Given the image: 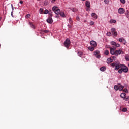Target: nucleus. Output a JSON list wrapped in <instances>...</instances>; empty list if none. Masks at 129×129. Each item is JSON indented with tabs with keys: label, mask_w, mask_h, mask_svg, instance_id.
<instances>
[{
	"label": "nucleus",
	"mask_w": 129,
	"mask_h": 129,
	"mask_svg": "<svg viewBox=\"0 0 129 129\" xmlns=\"http://www.w3.org/2000/svg\"><path fill=\"white\" fill-rule=\"evenodd\" d=\"M112 67H115V70H118V69H121L122 64H120L118 61H115L111 64Z\"/></svg>",
	"instance_id": "1"
},
{
	"label": "nucleus",
	"mask_w": 129,
	"mask_h": 129,
	"mask_svg": "<svg viewBox=\"0 0 129 129\" xmlns=\"http://www.w3.org/2000/svg\"><path fill=\"white\" fill-rule=\"evenodd\" d=\"M122 72H124V73L128 72V68L124 64H122L121 69L118 71V73H120V74H121Z\"/></svg>",
	"instance_id": "2"
},
{
	"label": "nucleus",
	"mask_w": 129,
	"mask_h": 129,
	"mask_svg": "<svg viewBox=\"0 0 129 129\" xmlns=\"http://www.w3.org/2000/svg\"><path fill=\"white\" fill-rule=\"evenodd\" d=\"M52 10L53 11V12H55V14H56V15H59V14H60V9H59V8H58V7H56L54 6L52 8Z\"/></svg>",
	"instance_id": "3"
},
{
	"label": "nucleus",
	"mask_w": 129,
	"mask_h": 129,
	"mask_svg": "<svg viewBox=\"0 0 129 129\" xmlns=\"http://www.w3.org/2000/svg\"><path fill=\"white\" fill-rule=\"evenodd\" d=\"M64 46L66 48H69L70 46V40L69 39H67L64 42Z\"/></svg>",
	"instance_id": "4"
},
{
	"label": "nucleus",
	"mask_w": 129,
	"mask_h": 129,
	"mask_svg": "<svg viewBox=\"0 0 129 129\" xmlns=\"http://www.w3.org/2000/svg\"><path fill=\"white\" fill-rule=\"evenodd\" d=\"M123 55L124 54V52L122 50H120V49H118L115 51V56H118V55Z\"/></svg>",
	"instance_id": "5"
},
{
	"label": "nucleus",
	"mask_w": 129,
	"mask_h": 129,
	"mask_svg": "<svg viewBox=\"0 0 129 129\" xmlns=\"http://www.w3.org/2000/svg\"><path fill=\"white\" fill-rule=\"evenodd\" d=\"M110 53L111 55H115V50H116V48H115V47H113V48L110 47Z\"/></svg>",
	"instance_id": "6"
},
{
	"label": "nucleus",
	"mask_w": 129,
	"mask_h": 129,
	"mask_svg": "<svg viewBox=\"0 0 129 129\" xmlns=\"http://www.w3.org/2000/svg\"><path fill=\"white\" fill-rule=\"evenodd\" d=\"M111 45H112V46H115L116 48H119V47H120V44L116 43V42L114 41L111 42Z\"/></svg>",
	"instance_id": "7"
},
{
	"label": "nucleus",
	"mask_w": 129,
	"mask_h": 129,
	"mask_svg": "<svg viewBox=\"0 0 129 129\" xmlns=\"http://www.w3.org/2000/svg\"><path fill=\"white\" fill-rule=\"evenodd\" d=\"M125 10L123 8H120L118 10V13L119 14H124Z\"/></svg>",
	"instance_id": "8"
},
{
	"label": "nucleus",
	"mask_w": 129,
	"mask_h": 129,
	"mask_svg": "<svg viewBox=\"0 0 129 129\" xmlns=\"http://www.w3.org/2000/svg\"><path fill=\"white\" fill-rule=\"evenodd\" d=\"M90 44L91 45V46H93V47H94V48H95V47H96L97 46V44L96 43V42H95V41H91L90 42Z\"/></svg>",
	"instance_id": "9"
},
{
	"label": "nucleus",
	"mask_w": 129,
	"mask_h": 129,
	"mask_svg": "<svg viewBox=\"0 0 129 129\" xmlns=\"http://www.w3.org/2000/svg\"><path fill=\"white\" fill-rule=\"evenodd\" d=\"M118 85L119 86V91H122V90H123V88H124V86L121 85V84L120 83L118 84Z\"/></svg>",
	"instance_id": "10"
},
{
	"label": "nucleus",
	"mask_w": 129,
	"mask_h": 129,
	"mask_svg": "<svg viewBox=\"0 0 129 129\" xmlns=\"http://www.w3.org/2000/svg\"><path fill=\"white\" fill-rule=\"evenodd\" d=\"M47 22L48 24H52V23H53V19H52V17H48L47 20Z\"/></svg>",
	"instance_id": "11"
},
{
	"label": "nucleus",
	"mask_w": 129,
	"mask_h": 129,
	"mask_svg": "<svg viewBox=\"0 0 129 129\" xmlns=\"http://www.w3.org/2000/svg\"><path fill=\"white\" fill-rule=\"evenodd\" d=\"M91 17L95 19V20H96V19H97V15H96L95 13H92L91 14Z\"/></svg>",
	"instance_id": "12"
},
{
	"label": "nucleus",
	"mask_w": 129,
	"mask_h": 129,
	"mask_svg": "<svg viewBox=\"0 0 129 129\" xmlns=\"http://www.w3.org/2000/svg\"><path fill=\"white\" fill-rule=\"evenodd\" d=\"M85 6L87 8H90V2L88 1H86L85 2Z\"/></svg>",
	"instance_id": "13"
},
{
	"label": "nucleus",
	"mask_w": 129,
	"mask_h": 129,
	"mask_svg": "<svg viewBox=\"0 0 129 129\" xmlns=\"http://www.w3.org/2000/svg\"><path fill=\"white\" fill-rule=\"evenodd\" d=\"M119 41L121 42H124V44L125 45V44H126V41H125V40H124L123 39V38H121L119 39Z\"/></svg>",
	"instance_id": "14"
},
{
	"label": "nucleus",
	"mask_w": 129,
	"mask_h": 129,
	"mask_svg": "<svg viewBox=\"0 0 129 129\" xmlns=\"http://www.w3.org/2000/svg\"><path fill=\"white\" fill-rule=\"evenodd\" d=\"M120 96L121 98H123V99H124V98H125V97H126V94L124 93H122L120 95Z\"/></svg>",
	"instance_id": "15"
},
{
	"label": "nucleus",
	"mask_w": 129,
	"mask_h": 129,
	"mask_svg": "<svg viewBox=\"0 0 129 129\" xmlns=\"http://www.w3.org/2000/svg\"><path fill=\"white\" fill-rule=\"evenodd\" d=\"M113 60L111 58H108L107 60V64H110V63H112L113 62Z\"/></svg>",
	"instance_id": "16"
},
{
	"label": "nucleus",
	"mask_w": 129,
	"mask_h": 129,
	"mask_svg": "<svg viewBox=\"0 0 129 129\" xmlns=\"http://www.w3.org/2000/svg\"><path fill=\"white\" fill-rule=\"evenodd\" d=\"M100 53V51H99V50H97L94 51V56H97V55H99Z\"/></svg>",
	"instance_id": "17"
},
{
	"label": "nucleus",
	"mask_w": 129,
	"mask_h": 129,
	"mask_svg": "<svg viewBox=\"0 0 129 129\" xmlns=\"http://www.w3.org/2000/svg\"><path fill=\"white\" fill-rule=\"evenodd\" d=\"M114 88L115 90L117 91V90H119V87L118 86V85H116L114 86Z\"/></svg>",
	"instance_id": "18"
},
{
	"label": "nucleus",
	"mask_w": 129,
	"mask_h": 129,
	"mask_svg": "<svg viewBox=\"0 0 129 129\" xmlns=\"http://www.w3.org/2000/svg\"><path fill=\"white\" fill-rule=\"evenodd\" d=\"M29 24L31 27V28H32V29H35V25L32 22H29Z\"/></svg>",
	"instance_id": "19"
},
{
	"label": "nucleus",
	"mask_w": 129,
	"mask_h": 129,
	"mask_svg": "<svg viewBox=\"0 0 129 129\" xmlns=\"http://www.w3.org/2000/svg\"><path fill=\"white\" fill-rule=\"evenodd\" d=\"M88 50H89L90 51H94V47H92V46H91V47H88Z\"/></svg>",
	"instance_id": "20"
},
{
	"label": "nucleus",
	"mask_w": 129,
	"mask_h": 129,
	"mask_svg": "<svg viewBox=\"0 0 129 129\" xmlns=\"http://www.w3.org/2000/svg\"><path fill=\"white\" fill-rule=\"evenodd\" d=\"M104 54L106 56H108V55H109V51L107 50H105L104 51Z\"/></svg>",
	"instance_id": "21"
},
{
	"label": "nucleus",
	"mask_w": 129,
	"mask_h": 129,
	"mask_svg": "<svg viewBox=\"0 0 129 129\" xmlns=\"http://www.w3.org/2000/svg\"><path fill=\"white\" fill-rule=\"evenodd\" d=\"M100 71H105V70H106V68L105 67H101L100 69Z\"/></svg>",
	"instance_id": "22"
},
{
	"label": "nucleus",
	"mask_w": 129,
	"mask_h": 129,
	"mask_svg": "<svg viewBox=\"0 0 129 129\" xmlns=\"http://www.w3.org/2000/svg\"><path fill=\"white\" fill-rule=\"evenodd\" d=\"M43 12H44V10H43V8H40V10H39V13L41 15H43Z\"/></svg>",
	"instance_id": "23"
},
{
	"label": "nucleus",
	"mask_w": 129,
	"mask_h": 129,
	"mask_svg": "<svg viewBox=\"0 0 129 129\" xmlns=\"http://www.w3.org/2000/svg\"><path fill=\"white\" fill-rule=\"evenodd\" d=\"M113 37H117V32L115 31L112 33Z\"/></svg>",
	"instance_id": "24"
},
{
	"label": "nucleus",
	"mask_w": 129,
	"mask_h": 129,
	"mask_svg": "<svg viewBox=\"0 0 129 129\" xmlns=\"http://www.w3.org/2000/svg\"><path fill=\"white\" fill-rule=\"evenodd\" d=\"M83 53L82 52H78L77 54L79 56V57H82L83 55Z\"/></svg>",
	"instance_id": "25"
},
{
	"label": "nucleus",
	"mask_w": 129,
	"mask_h": 129,
	"mask_svg": "<svg viewBox=\"0 0 129 129\" xmlns=\"http://www.w3.org/2000/svg\"><path fill=\"white\" fill-rule=\"evenodd\" d=\"M125 59L126 61H129V55H126L125 56Z\"/></svg>",
	"instance_id": "26"
},
{
	"label": "nucleus",
	"mask_w": 129,
	"mask_h": 129,
	"mask_svg": "<svg viewBox=\"0 0 129 129\" xmlns=\"http://www.w3.org/2000/svg\"><path fill=\"white\" fill-rule=\"evenodd\" d=\"M71 10L72 11V12H74V13H76V12H77L78 11L77 9L76 8H72Z\"/></svg>",
	"instance_id": "27"
},
{
	"label": "nucleus",
	"mask_w": 129,
	"mask_h": 129,
	"mask_svg": "<svg viewBox=\"0 0 129 129\" xmlns=\"http://www.w3.org/2000/svg\"><path fill=\"white\" fill-rule=\"evenodd\" d=\"M115 31H116V29H115V28H112L111 29V32L112 33H114V32H115Z\"/></svg>",
	"instance_id": "28"
},
{
	"label": "nucleus",
	"mask_w": 129,
	"mask_h": 129,
	"mask_svg": "<svg viewBox=\"0 0 129 129\" xmlns=\"http://www.w3.org/2000/svg\"><path fill=\"white\" fill-rule=\"evenodd\" d=\"M59 14L61 17H65V14L64 13V12H60L59 13Z\"/></svg>",
	"instance_id": "29"
},
{
	"label": "nucleus",
	"mask_w": 129,
	"mask_h": 129,
	"mask_svg": "<svg viewBox=\"0 0 129 129\" xmlns=\"http://www.w3.org/2000/svg\"><path fill=\"white\" fill-rule=\"evenodd\" d=\"M123 91L125 93H128V90H127V88H125V89L123 90Z\"/></svg>",
	"instance_id": "30"
},
{
	"label": "nucleus",
	"mask_w": 129,
	"mask_h": 129,
	"mask_svg": "<svg viewBox=\"0 0 129 129\" xmlns=\"http://www.w3.org/2000/svg\"><path fill=\"white\" fill-rule=\"evenodd\" d=\"M31 17V15L30 14H28L25 16V18L26 19H29Z\"/></svg>",
	"instance_id": "31"
},
{
	"label": "nucleus",
	"mask_w": 129,
	"mask_h": 129,
	"mask_svg": "<svg viewBox=\"0 0 129 129\" xmlns=\"http://www.w3.org/2000/svg\"><path fill=\"white\" fill-rule=\"evenodd\" d=\"M110 23H111V24H112V23L115 24V23H116V20H110Z\"/></svg>",
	"instance_id": "32"
},
{
	"label": "nucleus",
	"mask_w": 129,
	"mask_h": 129,
	"mask_svg": "<svg viewBox=\"0 0 129 129\" xmlns=\"http://www.w3.org/2000/svg\"><path fill=\"white\" fill-rule=\"evenodd\" d=\"M122 111H123V112H126V111H127V109L126 108H124L122 109Z\"/></svg>",
	"instance_id": "33"
},
{
	"label": "nucleus",
	"mask_w": 129,
	"mask_h": 129,
	"mask_svg": "<svg viewBox=\"0 0 129 129\" xmlns=\"http://www.w3.org/2000/svg\"><path fill=\"white\" fill-rule=\"evenodd\" d=\"M104 2L107 5H108V4H109V0H104Z\"/></svg>",
	"instance_id": "34"
},
{
	"label": "nucleus",
	"mask_w": 129,
	"mask_h": 129,
	"mask_svg": "<svg viewBox=\"0 0 129 129\" xmlns=\"http://www.w3.org/2000/svg\"><path fill=\"white\" fill-rule=\"evenodd\" d=\"M111 33L110 32H107V36H108L109 37H110L111 36Z\"/></svg>",
	"instance_id": "35"
},
{
	"label": "nucleus",
	"mask_w": 129,
	"mask_h": 129,
	"mask_svg": "<svg viewBox=\"0 0 129 129\" xmlns=\"http://www.w3.org/2000/svg\"><path fill=\"white\" fill-rule=\"evenodd\" d=\"M123 99H124V100H125V101H128V100H129V97L128 96V97H126Z\"/></svg>",
	"instance_id": "36"
},
{
	"label": "nucleus",
	"mask_w": 129,
	"mask_h": 129,
	"mask_svg": "<svg viewBox=\"0 0 129 129\" xmlns=\"http://www.w3.org/2000/svg\"><path fill=\"white\" fill-rule=\"evenodd\" d=\"M48 13H49V10L46 9V10H45V11H44V14H45V15H47V14H48Z\"/></svg>",
	"instance_id": "37"
},
{
	"label": "nucleus",
	"mask_w": 129,
	"mask_h": 129,
	"mask_svg": "<svg viewBox=\"0 0 129 129\" xmlns=\"http://www.w3.org/2000/svg\"><path fill=\"white\" fill-rule=\"evenodd\" d=\"M89 24H90V26H92L94 24V22L91 21L90 22Z\"/></svg>",
	"instance_id": "38"
},
{
	"label": "nucleus",
	"mask_w": 129,
	"mask_h": 129,
	"mask_svg": "<svg viewBox=\"0 0 129 129\" xmlns=\"http://www.w3.org/2000/svg\"><path fill=\"white\" fill-rule=\"evenodd\" d=\"M69 22L70 24H72V19L71 18H69Z\"/></svg>",
	"instance_id": "39"
},
{
	"label": "nucleus",
	"mask_w": 129,
	"mask_h": 129,
	"mask_svg": "<svg viewBox=\"0 0 129 129\" xmlns=\"http://www.w3.org/2000/svg\"><path fill=\"white\" fill-rule=\"evenodd\" d=\"M122 4H125V0H120Z\"/></svg>",
	"instance_id": "40"
},
{
	"label": "nucleus",
	"mask_w": 129,
	"mask_h": 129,
	"mask_svg": "<svg viewBox=\"0 0 129 129\" xmlns=\"http://www.w3.org/2000/svg\"><path fill=\"white\" fill-rule=\"evenodd\" d=\"M96 57L98 58V59H100V58L101 57L100 55L98 54V55H96Z\"/></svg>",
	"instance_id": "41"
},
{
	"label": "nucleus",
	"mask_w": 129,
	"mask_h": 129,
	"mask_svg": "<svg viewBox=\"0 0 129 129\" xmlns=\"http://www.w3.org/2000/svg\"><path fill=\"white\" fill-rule=\"evenodd\" d=\"M44 5H45V6H47V5H48V1H45Z\"/></svg>",
	"instance_id": "42"
},
{
	"label": "nucleus",
	"mask_w": 129,
	"mask_h": 129,
	"mask_svg": "<svg viewBox=\"0 0 129 129\" xmlns=\"http://www.w3.org/2000/svg\"><path fill=\"white\" fill-rule=\"evenodd\" d=\"M76 20H77V21H80V18H79V17H77Z\"/></svg>",
	"instance_id": "43"
},
{
	"label": "nucleus",
	"mask_w": 129,
	"mask_h": 129,
	"mask_svg": "<svg viewBox=\"0 0 129 129\" xmlns=\"http://www.w3.org/2000/svg\"><path fill=\"white\" fill-rule=\"evenodd\" d=\"M112 58H113V60L114 61H115V60H116V57L113 56Z\"/></svg>",
	"instance_id": "44"
},
{
	"label": "nucleus",
	"mask_w": 129,
	"mask_h": 129,
	"mask_svg": "<svg viewBox=\"0 0 129 129\" xmlns=\"http://www.w3.org/2000/svg\"><path fill=\"white\" fill-rule=\"evenodd\" d=\"M11 8H12V11H14V6H13V5H11Z\"/></svg>",
	"instance_id": "45"
},
{
	"label": "nucleus",
	"mask_w": 129,
	"mask_h": 129,
	"mask_svg": "<svg viewBox=\"0 0 129 129\" xmlns=\"http://www.w3.org/2000/svg\"><path fill=\"white\" fill-rule=\"evenodd\" d=\"M19 3L21 4V5H22L23 4V1H20Z\"/></svg>",
	"instance_id": "46"
},
{
	"label": "nucleus",
	"mask_w": 129,
	"mask_h": 129,
	"mask_svg": "<svg viewBox=\"0 0 129 129\" xmlns=\"http://www.w3.org/2000/svg\"><path fill=\"white\" fill-rule=\"evenodd\" d=\"M55 1H56V0H52V3H55Z\"/></svg>",
	"instance_id": "47"
},
{
	"label": "nucleus",
	"mask_w": 129,
	"mask_h": 129,
	"mask_svg": "<svg viewBox=\"0 0 129 129\" xmlns=\"http://www.w3.org/2000/svg\"><path fill=\"white\" fill-rule=\"evenodd\" d=\"M44 32L45 33H48V30H45Z\"/></svg>",
	"instance_id": "48"
},
{
	"label": "nucleus",
	"mask_w": 129,
	"mask_h": 129,
	"mask_svg": "<svg viewBox=\"0 0 129 129\" xmlns=\"http://www.w3.org/2000/svg\"><path fill=\"white\" fill-rule=\"evenodd\" d=\"M11 16H13V11L11 12Z\"/></svg>",
	"instance_id": "49"
},
{
	"label": "nucleus",
	"mask_w": 129,
	"mask_h": 129,
	"mask_svg": "<svg viewBox=\"0 0 129 129\" xmlns=\"http://www.w3.org/2000/svg\"><path fill=\"white\" fill-rule=\"evenodd\" d=\"M84 23H86V20H84Z\"/></svg>",
	"instance_id": "50"
},
{
	"label": "nucleus",
	"mask_w": 129,
	"mask_h": 129,
	"mask_svg": "<svg viewBox=\"0 0 129 129\" xmlns=\"http://www.w3.org/2000/svg\"><path fill=\"white\" fill-rule=\"evenodd\" d=\"M88 10H89L88 8L87 9V11H88Z\"/></svg>",
	"instance_id": "51"
},
{
	"label": "nucleus",
	"mask_w": 129,
	"mask_h": 129,
	"mask_svg": "<svg viewBox=\"0 0 129 129\" xmlns=\"http://www.w3.org/2000/svg\"><path fill=\"white\" fill-rule=\"evenodd\" d=\"M69 26L70 27H71L70 25H69Z\"/></svg>",
	"instance_id": "52"
},
{
	"label": "nucleus",
	"mask_w": 129,
	"mask_h": 129,
	"mask_svg": "<svg viewBox=\"0 0 129 129\" xmlns=\"http://www.w3.org/2000/svg\"><path fill=\"white\" fill-rule=\"evenodd\" d=\"M128 66L129 67V63H128Z\"/></svg>",
	"instance_id": "53"
},
{
	"label": "nucleus",
	"mask_w": 129,
	"mask_h": 129,
	"mask_svg": "<svg viewBox=\"0 0 129 129\" xmlns=\"http://www.w3.org/2000/svg\"><path fill=\"white\" fill-rule=\"evenodd\" d=\"M82 1H86V0H82Z\"/></svg>",
	"instance_id": "54"
}]
</instances>
